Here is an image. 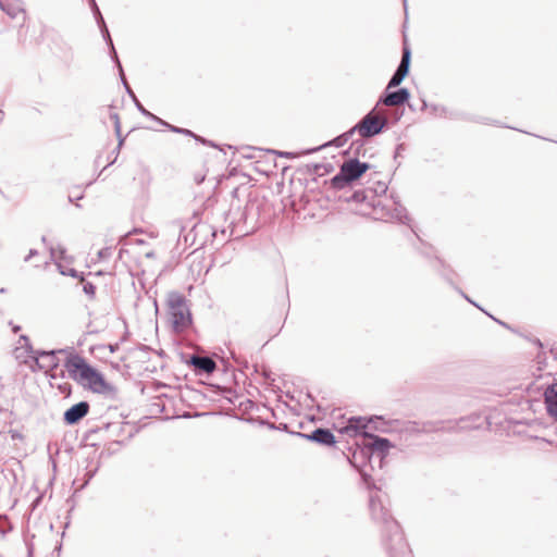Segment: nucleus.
<instances>
[{
  "mask_svg": "<svg viewBox=\"0 0 557 557\" xmlns=\"http://www.w3.org/2000/svg\"><path fill=\"white\" fill-rule=\"evenodd\" d=\"M369 506L372 518L382 522L384 532L388 534L384 543L389 557H412L399 524L391 517L379 496L371 495Z\"/></svg>",
  "mask_w": 557,
  "mask_h": 557,
  "instance_id": "f257e3e1",
  "label": "nucleus"
},
{
  "mask_svg": "<svg viewBox=\"0 0 557 557\" xmlns=\"http://www.w3.org/2000/svg\"><path fill=\"white\" fill-rule=\"evenodd\" d=\"M64 368L70 377L83 387L95 393H102L106 389L103 376L78 354L70 355L64 361Z\"/></svg>",
  "mask_w": 557,
  "mask_h": 557,
  "instance_id": "f03ea898",
  "label": "nucleus"
},
{
  "mask_svg": "<svg viewBox=\"0 0 557 557\" xmlns=\"http://www.w3.org/2000/svg\"><path fill=\"white\" fill-rule=\"evenodd\" d=\"M168 317L173 332L184 333L191 327L193 318L186 298L177 293L171 292L166 298Z\"/></svg>",
  "mask_w": 557,
  "mask_h": 557,
  "instance_id": "7ed1b4c3",
  "label": "nucleus"
},
{
  "mask_svg": "<svg viewBox=\"0 0 557 557\" xmlns=\"http://www.w3.org/2000/svg\"><path fill=\"white\" fill-rule=\"evenodd\" d=\"M368 169V163L360 162L358 159H349L341 165L339 172L331 178V187L343 189L349 183L358 180Z\"/></svg>",
  "mask_w": 557,
  "mask_h": 557,
  "instance_id": "20e7f679",
  "label": "nucleus"
},
{
  "mask_svg": "<svg viewBox=\"0 0 557 557\" xmlns=\"http://www.w3.org/2000/svg\"><path fill=\"white\" fill-rule=\"evenodd\" d=\"M75 350L71 347L62 348V349H53V350H36L34 355L35 366L33 369H38L42 371L54 370L60 364L59 355H64L65 359L70 355H74Z\"/></svg>",
  "mask_w": 557,
  "mask_h": 557,
  "instance_id": "39448f33",
  "label": "nucleus"
},
{
  "mask_svg": "<svg viewBox=\"0 0 557 557\" xmlns=\"http://www.w3.org/2000/svg\"><path fill=\"white\" fill-rule=\"evenodd\" d=\"M386 124V117L380 116L372 110L352 127V132L358 133L362 138H370L380 134Z\"/></svg>",
  "mask_w": 557,
  "mask_h": 557,
  "instance_id": "423d86ee",
  "label": "nucleus"
},
{
  "mask_svg": "<svg viewBox=\"0 0 557 557\" xmlns=\"http://www.w3.org/2000/svg\"><path fill=\"white\" fill-rule=\"evenodd\" d=\"M371 458L372 456L369 450V447H367L362 442V445L358 446L352 451L351 457L349 458V462L355 469H357L360 472L362 481L367 485V487L375 488L371 474L366 470L368 463H370L371 461Z\"/></svg>",
  "mask_w": 557,
  "mask_h": 557,
  "instance_id": "0eeeda50",
  "label": "nucleus"
},
{
  "mask_svg": "<svg viewBox=\"0 0 557 557\" xmlns=\"http://www.w3.org/2000/svg\"><path fill=\"white\" fill-rule=\"evenodd\" d=\"M364 445L369 447L372 457H377L380 460V465L385 456L388 454V450L393 447L391 442L387 438H383L376 435L370 434L364 441Z\"/></svg>",
  "mask_w": 557,
  "mask_h": 557,
  "instance_id": "6e6552de",
  "label": "nucleus"
},
{
  "mask_svg": "<svg viewBox=\"0 0 557 557\" xmlns=\"http://www.w3.org/2000/svg\"><path fill=\"white\" fill-rule=\"evenodd\" d=\"M369 421L362 417H350L345 426L339 428V432L349 436L362 435L364 440L370 435L366 430Z\"/></svg>",
  "mask_w": 557,
  "mask_h": 557,
  "instance_id": "1a4fd4ad",
  "label": "nucleus"
},
{
  "mask_svg": "<svg viewBox=\"0 0 557 557\" xmlns=\"http://www.w3.org/2000/svg\"><path fill=\"white\" fill-rule=\"evenodd\" d=\"M410 49L408 47H404L403 50V57L401 61L393 74L392 78L388 82L387 89L394 88L403 82V79L406 77L409 71V63H410Z\"/></svg>",
  "mask_w": 557,
  "mask_h": 557,
  "instance_id": "9d476101",
  "label": "nucleus"
},
{
  "mask_svg": "<svg viewBox=\"0 0 557 557\" xmlns=\"http://www.w3.org/2000/svg\"><path fill=\"white\" fill-rule=\"evenodd\" d=\"M88 403L81 401L65 411L64 420L67 424H75L88 413Z\"/></svg>",
  "mask_w": 557,
  "mask_h": 557,
  "instance_id": "9b49d317",
  "label": "nucleus"
},
{
  "mask_svg": "<svg viewBox=\"0 0 557 557\" xmlns=\"http://www.w3.org/2000/svg\"><path fill=\"white\" fill-rule=\"evenodd\" d=\"M409 91L406 88H400L396 91L387 92L380 102L388 107H396L405 103L409 99Z\"/></svg>",
  "mask_w": 557,
  "mask_h": 557,
  "instance_id": "f8f14e48",
  "label": "nucleus"
},
{
  "mask_svg": "<svg viewBox=\"0 0 557 557\" xmlns=\"http://www.w3.org/2000/svg\"><path fill=\"white\" fill-rule=\"evenodd\" d=\"M547 412L557 420V383L549 385L544 392Z\"/></svg>",
  "mask_w": 557,
  "mask_h": 557,
  "instance_id": "ddd939ff",
  "label": "nucleus"
},
{
  "mask_svg": "<svg viewBox=\"0 0 557 557\" xmlns=\"http://www.w3.org/2000/svg\"><path fill=\"white\" fill-rule=\"evenodd\" d=\"M0 8L12 18L16 17L17 14H22L23 20L25 18V11L21 0H0Z\"/></svg>",
  "mask_w": 557,
  "mask_h": 557,
  "instance_id": "4468645a",
  "label": "nucleus"
},
{
  "mask_svg": "<svg viewBox=\"0 0 557 557\" xmlns=\"http://www.w3.org/2000/svg\"><path fill=\"white\" fill-rule=\"evenodd\" d=\"M307 437L311 441H314V442L323 444V445L331 446V445L335 444V438H334L333 433L326 429H317L310 435H307Z\"/></svg>",
  "mask_w": 557,
  "mask_h": 557,
  "instance_id": "2eb2a0df",
  "label": "nucleus"
},
{
  "mask_svg": "<svg viewBox=\"0 0 557 557\" xmlns=\"http://www.w3.org/2000/svg\"><path fill=\"white\" fill-rule=\"evenodd\" d=\"M89 2H90L91 10H92V12L95 14V17L97 20V23H98V25H99V27L101 29V33H102L103 37L106 38V40L110 45L111 49H113L114 46H113L112 39L110 37L108 27L106 25V22H104L102 15H101V12H100L96 1L95 0H89Z\"/></svg>",
  "mask_w": 557,
  "mask_h": 557,
  "instance_id": "dca6fc26",
  "label": "nucleus"
},
{
  "mask_svg": "<svg viewBox=\"0 0 557 557\" xmlns=\"http://www.w3.org/2000/svg\"><path fill=\"white\" fill-rule=\"evenodd\" d=\"M191 363L206 373H211L215 369V362L209 357L194 356Z\"/></svg>",
  "mask_w": 557,
  "mask_h": 557,
  "instance_id": "f3484780",
  "label": "nucleus"
},
{
  "mask_svg": "<svg viewBox=\"0 0 557 557\" xmlns=\"http://www.w3.org/2000/svg\"><path fill=\"white\" fill-rule=\"evenodd\" d=\"M64 252L65 251L62 247L50 248L51 258L55 261L61 274L75 277L76 271L74 269L65 270L59 262L61 259H63Z\"/></svg>",
  "mask_w": 557,
  "mask_h": 557,
  "instance_id": "a211bd4d",
  "label": "nucleus"
},
{
  "mask_svg": "<svg viewBox=\"0 0 557 557\" xmlns=\"http://www.w3.org/2000/svg\"><path fill=\"white\" fill-rule=\"evenodd\" d=\"M17 344H18V346L15 349L16 358H21L22 355L20 352L23 351L24 354H26L27 356H29L34 360V355H35L37 349L33 348L28 336L21 335L20 338H18Z\"/></svg>",
  "mask_w": 557,
  "mask_h": 557,
  "instance_id": "6ab92c4d",
  "label": "nucleus"
},
{
  "mask_svg": "<svg viewBox=\"0 0 557 557\" xmlns=\"http://www.w3.org/2000/svg\"><path fill=\"white\" fill-rule=\"evenodd\" d=\"M480 414H472V416H469L467 418H461L457 424H458V429L460 430H468V429H472V428H478L479 424L475 423L478 420H480Z\"/></svg>",
  "mask_w": 557,
  "mask_h": 557,
  "instance_id": "aec40b11",
  "label": "nucleus"
},
{
  "mask_svg": "<svg viewBox=\"0 0 557 557\" xmlns=\"http://www.w3.org/2000/svg\"><path fill=\"white\" fill-rule=\"evenodd\" d=\"M393 212L389 214V216L398 220L401 223H405V220L408 219L406 209L397 200L393 201Z\"/></svg>",
  "mask_w": 557,
  "mask_h": 557,
  "instance_id": "412c9836",
  "label": "nucleus"
},
{
  "mask_svg": "<svg viewBox=\"0 0 557 557\" xmlns=\"http://www.w3.org/2000/svg\"><path fill=\"white\" fill-rule=\"evenodd\" d=\"M354 134L355 132H352L351 127L349 131L334 138L331 144L335 147H343L352 137Z\"/></svg>",
  "mask_w": 557,
  "mask_h": 557,
  "instance_id": "4be33fe9",
  "label": "nucleus"
},
{
  "mask_svg": "<svg viewBox=\"0 0 557 557\" xmlns=\"http://www.w3.org/2000/svg\"><path fill=\"white\" fill-rule=\"evenodd\" d=\"M111 50H112V53H113V58H114V60H115V61H116V63H117V66H119V70H120V74H121L122 82H123V84H124V86H125V88H126V90H127L128 95L133 98V100H136L137 98H136L135 94L133 92V90L129 88V86H128V85H127V83H126V79H125L124 74H123L122 65H121V63H120V61H119V59H117V54H116V52H115V49L113 48V49H111Z\"/></svg>",
  "mask_w": 557,
  "mask_h": 557,
  "instance_id": "5701e85b",
  "label": "nucleus"
},
{
  "mask_svg": "<svg viewBox=\"0 0 557 557\" xmlns=\"http://www.w3.org/2000/svg\"><path fill=\"white\" fill-rule=\"evenodd\" d=\"M159 123H161L162 125L168 126L172 132L181 133V134H185V135H189V136H194L197 140L199 139V137H198V136H196V135H194V134H193V132H190L189 129H186V128H180V127H176V126L170 125V124H168L166 122L162 121L161 119L159 120Z\"/></svg>",
  "mask_w": 557,
  "mask_h": 557,
  "instance_id": "b1692460",
  "label": "nucleus"
},
{
  "mask_svg": "<svg viewBox=\"0 0 557 557\" xmlns=\"http://www.w3.org/2000/svg\"><path fill=\"white\" fill-rule=\"evenodd\" d=\"M134 102H135V104H136V107H137L138 111H139L141 114H144V115H146V116H148V117H150V119L156 120V121H158V122H159V120H160V119H159V117H157V116H156L154 114H152L151 112H149L148 110H146V109L144 108V106L138 101V99L134 100Z\"/></svg>",
  "mask_w": 557,
  "mask_h": 557,
  "instance_id": "393cba45",
  "label": "nucleus"
},
{
  "mask_svg": "<svg viewBox=\"0 0 557 557\" xmlns=\"http://www.w3.org/2000/svg\"><path fill=\"white\" fill-rule=\"evenodd\" d=\"M367 199V195L363 190H357L352 194L351 200L356 202H363Z\"/></svg>",
  "mask_w": 557,
  "mask_h": 557,
  "instance_id": "a878e982",
  "label": "nucleus"
},
{
  "mask_svg": "<svg viewBox=\"0 0 557 557\" xmlns=\"http://www.w3.org/2000/svg\"><path fill=\"white\" fill-rule=\"evenodd\" d=\"M112 255V249L110 247L102 248L98 251V258L99 259H107L110 258Z\"/></svg>",
  "mask_w": 557,
  "mask_h": 557,
  "instance_id": "bb28decb",
  "label": "nucleus"
},
{
  "mask_svg": "<svg viewBox=\"0 0 557 557\" xmlns=\"http://www.w3.org/2000/svg\"><path fill=\"white\" fill-rule=\"evenodd\" d=\"M95 289L96 287L91 284V283H86L84 285V292L88 295H94L95 294Z\"/></svg>",
  "mask_w": 557,
  "mask_h": 557,
  "instance_id": "cd10ccee",
  "label": "nucleus"
},
{
  "mask_svg": "<svg viewBox=\"0 0 557 557\" xmlns=\"http://www.w3.org/2000/svg\"><path fill=\"white\" fill-rule=\"evenodd\" d=\"M111 119L114 120V124H115V129L117 133H120V120H119V115L116 113H111Z\"/></svg>",
  "mask_w": 557,
  "mask_h": 557,
  "instance_id": "c85d7f7f",
  "label": "nucleus"
},
{
  "mask_svg": "<svg viewBox=\"0 0 557 557\" xmlns=\"http://www.w3.org/2000/svg\"><path fill=\"white\" fill-rule=\"evenodd\" d=\"M38 253L36 249H30L28 255L24 258L25 262H28L33 257H35Z\"/></svg>",
  "mask_w": 557,
  "mask_h": 557,
  "instance_id": "c756f323",
  "label": "nucleus"
},
{
  "mask_svg": "<svg viewBox=\"0 0 557 557\" xmlns=\"http://www.w3.org/2000/svg\"><path fill=\"white\" fill-rule=\"evenodd\" d=\"M278 154L281 157H285V158H294L296 154L293 153V152H278Z\"/></svg>",
  "mask_w": 557,
  "mask_h": 557,
  "instance_id": "7c9ffc66",
  "label": "nucleus"
},
{
  "mask_svg": "<svg viewBox=\"0 0 557 557\" xmlns=\"http://www.w3.org/2000/svg\"><path fill=\"white\" fill-rule=\"evenodd\" d=\"M20 330H21V326H18V325H15V326L13 327V332H14V333H17Z\"/></svg>",
  "mask_w": 557,
  "mask_h": 557,
  "instance_id": "2f4dec72",
  "label": "nucleus"
},
{
  "mask_svg": "<svg viewBox=\"0 0 557 557\" xmlns=\"http://www.w3.org/2000/svg\"><path fill=\"white\" fill-rule=\"evenodd\" d=\"M381 205V201H377V203H372L373 208L376 209L377 206Z\"/></svg>",
  "mask_w": 557,
  "mask_h": 557,
  "instance_id": "473e14b6",
  "label": "nucleus"
},
{
  "mask_svg": "<svg viewBox=\"0 0 557 557\" xmlns=\"http://www.w3.org/2000/svg\"><path fill=\"white\" fill-rule=\"evenodd\" d=\"M462 296L466 298V300H468V301L472 302V301L469 299V297H467L465 294H462Z\"/></svg>",
  "mask_w": 557,
  "mask_h": 557,
  "instance_id": "72a5a7b5",
  "label": "nucleus"
}]
</instances>
